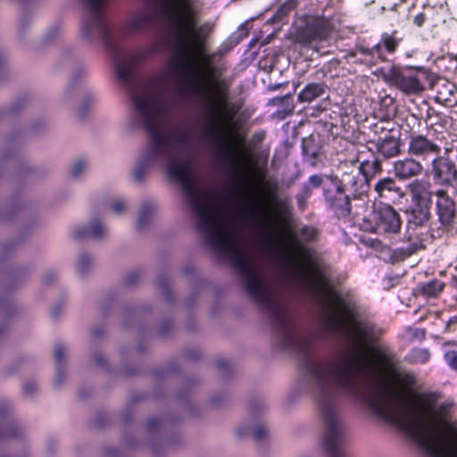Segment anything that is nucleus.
I'll use <instances>...</instances> for the list:
<instances>
[{
    "instance_id": "nucleus-13",
    "label": "nucleus",
    "mask_w": 457,
    "mask_h": 457,
    "mask_svg": "<svg viewBox=\"0 0 457 457\" xmlns=\"http://www.w3.org/2000/svg\"><path fill=\"white\" fill-rule=\"evenodd\" d=\"M325 92L326 86L323 83H310L298 94L297 100L301 103H311L322 96Z\"/></svg>"
},
{
    "instance_id": "nucleus-33",
    "label": "nucleus",
    "mask_w": 457,
    "mask_h": 457,
    "mask_svg": "<svg viewBox=\"0 0 457 457\" xmlns=\"http://www.w3.org/2000/svg\"><path fill=\"white\" fill-rule=\"evenodd\" d=\"M437 99H439L441 101H447L448 100V98L446 97L445 94H444L443 92H438Z\"/></svg>"
},
{
    "instance_id": "nucleus-27",
    "label": "nucleus",
    "mask_w": 457,
    "mask_h": 457,
    "mask_svg": "<svg viewBox=\"0 0 457 457\" xmlns=\"http://www.w3.org/2000/svg\"><path fill=\"white\" fill-rule=\"evenodd\" d=\"M265 434V429L263 428H259L254 431V437L256 439H261L263 437Z\"/></svg>"
},
{
    "instance_id": "nucleus-15",
    "label": "nucleus",
    "mask_w": 457,
    "mask_h": 457,
    "mask_svg": "<svg viewBox=\"0 0 457 457\" xmlns=\"http://www.w3.org/2000/svg\"><path fill=\"white\" fill-rule=\"evenodd\" d=\"M152 15L146 12H142L134 15L127 25V31L134 33L145 28L152 22Z\"/></svg>"
},
{
    "instance_id": "nucleus-4",
    "label": "nucleus",
    "mask_w": 457,
    "mask_h": 457,
    "mask_svg": "<svg viewBox=\"0 0 457 457\" xmlns=\"http://www.w3.org/2000/svg\"><path fill=\"white\" fill-rule=\"evenodd\" d=\"M383 79L407 95L419 94L425 89L424 79L427 72L424 70L411 68L400 69L391 67L382 71Z\"/></svg>"
},
{
    "instance_id": "nucleus-34",
    "label": "nucleus",
    "mask_w": 457,
    "mask_h": 457,
    "mask_svg": "<svg viewBox=\"0 0 457 457\" xmlns=\"http://www.w3.org/2000/svg\"><path fill=\"white\" fill-rule=\"evenodd\" d=\"M87 23L85 22L83 25H82V29H81V31L83 33L84 36H87Z\"/></svg>"
},
{
    "instance_id": "nucleus-7",
    "label": "nucleus",
    "mask_w": 457,
    "mask_h": 457,
    "mask_svg": "<svg viewBox=\"0 0 457 457\" xmlns=\"http://www.w3.org/2000/svg\"><path fill=\"white\" fill-rule=\"evenodd\" d=\"M436 212L439 222L444 225H450L456 213V204L454 200L443 189L436 192Z\"/></svg>"
},
{
    "instance_id": "nucleus-17",
    "label": "nucleus",
    "mask_w": 457,
    "mask_h": 457,
    "mask_svg": "<svg viewBox=\"0 0 457 457\" xmlns=\"http://www.w3.org/2000/svg\"><path fill=\"white\" fill-rule=\"evenodd\" d=\"M375 190L380 197H386L387 193L395 192L398 195H403L401 188L396 187L395 182L391 178H385L377 182Z\"/></svg>"
},
{
    "instance_id": "nucleus-21",
    "label": "nucleus",
    "mask_w": 457,
    "mask_h": 457,
    "mask_svg": "<svg viewBox=\"0 0 457 457\" xmlns=\"http://www.w3.org/2000/svg\"><path fill=\"white\" fill-rule=\"evenodd\" d=\"M396 46L397 43L395 38L390 36H386L383 37L380 43L376 45L374 50L378 53V54H380L382 48H385L388 53H393L395 50Z\"/></svg>"
},
{
    "instance_id": "nucleus-20",
    "label": "nucleus",
    "mask_w": 457,
    "mask_h": 457,
    "mask_svg": "<svg viewBox=\"0 0 457 457\" xmlns=\"http://www.w3.org/2000/svg\"><path fill=\"white\" fill-rule=\"evenodd\" d=\"M324 37L321 34L312 32L308 29L306 33L301 35L298 37V41L304 46H311L312 47L316 49L314 42L317 40H321Z\"/></svg>"
},
{
    "instance_id": "nucleus-10",
    "label": "nucleus",
    "mask_w": 457,
    "mask_h": 457,
    "mask_svg": "<svg viewBox=\"0 0 457 457\" xmlns=\"http://www.w3.org/2000/svg\"><path fill=\"white\" fill-rule=\"evenodd\" d=\"M326 426L327 430L323 439V447L328 453H334L341 436L340 422L336 419L327 418Z\"/></svg>"
},
{
    "instance_id": "nucleus-25",
    "label": "nucleus",
    "mask_w": 457,
    "mask_h": 457,
    "mask_svg": "<svg viewBox=\"0 0 457 457\" xmlns=\"http://www.w3.org/2000/svg\"><path fill=\"white\" fill-rule=\"evenodd\" d=\"M84 169H85V163H83L82 162H76L73 165L72 170H71L72 175L74 177L79 176Z\"/></svg>"
},
{
    "instance_id": "nucleus-11",
    "label": "nucleus",
    "mask_w": 457,
    "mask_h": 457,
    "mask_svg": "<svg viewBox=\"0 0 457 457\" xmlns=\"http://www.w3.org/2000/svg\"><path fill=\"white\" fill-rule=\"evenodd\" d=\"M411 204L431 203L429 184L421 179H416L408 185Z\"/></svg>"
},
{
    "instance_id": "nucleus-1",
    "label": "nucleus",
    "mask_w": 457,
    "mask_h": 457,
    "mask_svg": "<svg viewBox=\"0 0 457 457\" xmlns=\"http://www.w3.org/2000/svg\"><path fill=\"white\" fill-rule=\"evenodd\" d=\"M271 258L278 260L286 278L312 293L322 305L327 327L343 333L355 351L333 365L313 370L317 384L337 385L359 395L366 377L375 378L367 403L379 418L391 422L432 457H457L456 403L434 391H414L415 376L397 369L391 350L369 348L372 328L360 320L352 308L328 284L311 252L286 239L271 227Z\"/></svg>"
},
{
    "instance_id": "nucleus-35",
    "label": "nucleus",
    "mask_w": 457,
    "mask_h": 457,
    "mask_svg": "<svg viewBox=\"0 0 457 457\" xmlns=\"http://www.w3.org/2000/svg\"><path fill=\"white\" fill-rule=\"evenodd\" d=\"M136 176H137V178L140 179L141 174L139 173V171H138V170H137V171H136Z\"/></svg>"
},
{
    "instance_id": "nucleus-24",
    "label": "nucleus",
    "mask_w": 457,
    "mask_h": 457,
    "mask_svg": "<svg viewBox=\"0 0 457 457\" xmlns=\"http://www.w3.org/2000/svg\"><path fill=\"white\" fill-rule=\"evenodd\" d=\"M322 179L318 175H313L309 178L308 184L312 187H318L321 185Z\"/></svg>"
},
{
    "instance_id": "nucleus-31",
    "label": "nucleus",
    "mask_w": 457,
    "mask_h": 457,
    "mask_svg": "<svg viewBox=\"0 0 457 457\" xmlns=\"http://www.w3.org/2000/svg\"><path fill=\"white\" fill-rule=\"evenodd\" d=\"M423 21H424V16L423 14H419L415 17V23L418 25V26H421L422 23H423Z\"/></svg>"
},
{
    "instance_id": "nucleus-2",
    "label": "nucleus",
    "mask_w": 457,
    "mask_h": 457,
    "mask_svg": "<svg viewBox=\"0 0 457 457\" xmlns=\"http://www.w3.org/2000/svg\"><path fill=\"white\" fill-rule=\"evenodd\" d=\"M160 12L169 20L180 52L179 66H169L170 79H180L194 86L210 84L209 99L217 117L224 123L232 120L237 110L228 102V87L214 74L212 54L206 53V39L212 30L211 22L198 23L192 0H155Z\"/></svg>"
},
{
    "instance_id": "nucleus-14",
    "label": "nucleus",
    "mask_w": 457,
    "mask_h": 457,
    "mask_svg": "<svg viewBox=\"0 0 457 457\" xmlns=\"http://www.w3.org/2000/svg\"><path fill=\"white\" fill-rule=\"evenodd\" d=\"M378 151L385 157H392L399 153V144L391 136L379 139L377 143Z\"/></svg>"
},
{
    "instance_id": "nucleus-22",
    "label": "nucleus",
    "mask_w": 457,
    "mask_h": 457,
    "mask_svg": "<svg viewBox=\"0 0 457 457\" xmlns=\"http://www.w3.org/2000/svg\"><path fill=\"white\" fill-rule=\"evenodd\" d=\"M445 360L451 368L457 370V352L456 351L446 352L445 354Z\"/></svg>"
},
{
    "instance_id": "nucleus-19",
    "label": "nucleus",
    "mask_w": 457,
    "mask_h": 457,
    "mask_svg": "<svg viewBox=\"0 0 457 457\" xmlns=\"http://www.w3.org/2000/svg\"><path fill=\"white\" fill-rule=\"evenodd\" d=\"M91 7L94 12V18L92 21V26L95 28L101 27V19L99 17L100 8L106 3L107 0H85Z\"/></svg>"
},
{
    "instance_id": "nucleus-9",
    "label": "nucleus",
    "mask_w": 457,
    "mask_h": 457,
    "mask_svg": "<svg viewBox=\"0 0 457 457\" xmlns=\"http://www.w3.org/2000/svg\"><path fill=\"white\" fill-rule=\"evenodd\" d=\"M422 170L421 163L412 158H405L394 162L395 176L401 180L419 176Z\"/></svg>"
},
{
    "instance_id": "nucleus-30",
    "label": "nucleus",
    "mask_w": 457,
    "mask_h": 457,
    "mask_svg": "<svg viewBox=\"0 0 457 457\" xmlns=\"http://www.w3.org/2000/svg\"><path fill=\"white\" fill-rule=\"evenodd\" d=\"M117 72L121 79H126L128 78V71H123L120 67H118Z\"/></svg>"
},
{
    "instance_id": "nucleus-18",
    "label": "nucleus",
    "mask_w": 457,
    "mask_h": 457,
    "mask_svg": "<svg viewBox=\"0 0 457 457\" xmlns=\"http://www.w3.org/2000/svg\"><path fill=\"white\" fill-rule=\"evenodd\" d=\"M408 358L410 362L413 364L425 363L430 359V353L428 349L414 348Z\"/></svg>"
},
{
    "instance_id": "nucleus-26",
    "label": "nucleus",
    "mask_w": 457,
    "mask_h": 457,
    "mask_svg": "<svg viewBox=\"0 0 457 457\" xmlns=\"http://www.w3.org/2000/svg\"><path fill=\"white\" fill-rule=\"evenodd\" d=\"M124 206H125V204H124L123 201L118 200L115 203H113L112 208L113 212H115L116 213H120L124 209Z\"/></svg>"
},
{
    "instance_id": "nucleus-32",
    "label": "nucleus",
    "mask_w": 457,
    "mask_h": 457,
    "mask_svg": "<svg viewBox=\"0 0 457 457\" xmlns=\"http://www.w3.org/2000/svg\"><path fill=\"white\" fill-rule=\"evenodd\" d=\"M445 89L449 92L450 95H452L454 91V86L451 84H445L444 85Z\"/></svg>"
},
{
    "instance_id": "nucleus-23",
    "label": "nucleus",
    "mask_w": 457,
    "mask_h": 457,
    "mask_svg": "<svg viewBox=\"0 0 457 457\" xmlns=\"http://www.w3.org/2000/svg\"><path fill=\"white\" fill-rule=\"evenodd\" d=\"M104 227L100 223H98V222L94 223L90 227L89 233L94 237H102L104 235Z\"/></svg>"
},
{
    "instance_id": "nucleus-28",
    "label": "nucleus",
    "mask_w": 457,
    "mask_h": 457,
    "mask_svg": "<svg viewBox=\"0 0 457 457\" xmlns=\"http://www.w3.org/2000/svg\"><path fill=\"white\" fill-rule=\"evenodd\" d=\"M55 359L60 361L63 356V351L61 347H57L54 351Z\"/></svg>"
},
{
    "instance_id": "nucleus-12",
    "label": "nucleus",
    "mask_w": 457,
    "mask_h": 457,
    "mask_svg": "<svg viewBox=\"0 0 457 457\" xmlns=\"http://www.w3.org/2000/svg\"><path fill=\"white\" fill-rule=\"evenodd\" d=\"M431 203L411 204L408 223L410 226H422L428 221Z\"/></svg>"
},
{
    "instance_id": "nucleus-3",
    "label": "nucleus",
    "mask_w": 457,
    "mask_h": 457,
    "mask_svg": "<svg viewBox=\"0 0 457 457\" xmlns=\"http://www.w3.org/2000/svg\"><path fill=\"white\" fill-rule=\"evenodd\" d=\"M135 105L153 138L150 155L170 154L175 151L180 137L164 126L167 119L164 103L158 96L142 94L135 96Z\"/></svg>"
},
{
    "instance_id": "nucleus-16",
    "label": "nucleus",
    "mask_w": 457,
    "mask_h": 457,
    "mask_svg": "<svg viewBox=\"0 0 457 457\" xmlns=\"http://www.w3.org/2000/svg\"><path fill=\"white\" fill-rule=\"evenodd\" d=\"M445 288V283L438 279H433L420 284L418 287L420 294L426 297H436Z\"/></svg>"
},
{
    "instance_id": "nucleus-5",
    "label": "nucleus",
    "mask_w": 457,
    "mask_h": 457,
    "mask_svg": "<svg viewBox=\"0 0 457 457\" xmlns=\"http://www.w3.org/2000/svg\"><path fill=\"white\" fill-rule=\"evenodd\" d=\"M375 231L378 234L397 233L401 228V220L396 211L390 205L380 206L375 212Z\"/></svg>"
},
{
    "instance_id": "nucleus-29",
    "label": "nucleus",
    "mask_w": 457,
    "mask_h": 457,
    "mask_svg": "<svg viewBox=\"0 0 457 457\" xmlns=\"http://www.w3.org/2000/svg\"><path fill=\"white\" fill-rule=\"evenodd\" d=\"M366 165H369V162H361V163H360V165H359V170H360V172H361V174H363V176H364L365 178H367V177H368V174H367V172L365 171V166H366Z\"/></svg>"
},
{
    "instance_id": "nucleus-8",
    "label": "nucleus",
    "mask_w": 457,
    "mask_h": 457,
    "mask_svg": "<svg viewBox=\"0 0 457 457\" xmlns=\"http://www.w3.org/2000/svg\"><path fill=\"white\" fill-rule=\"evenodd\" d=\"M440 146L422 135H413L410 137L408 152L414 156L426 157L428 154H437Z\"/></svg>"
},
{
    "instance_id": "nucleus-6",
    "label": "nucleus",
    "mask_w": 457,
    "mask_h": 457,
    "mask_svg": "<svg viewBox=\"0 0 457 457\" xmlns=\"http://www.w3.org/2000/svg\"><path fill=\"white\" fill-rule=\"evenodd\" d=\"M434 180L436 184L451 185L457 180V168L453 161L445 156H439L432 162Z\"/></svg>"
}]
</instances>
